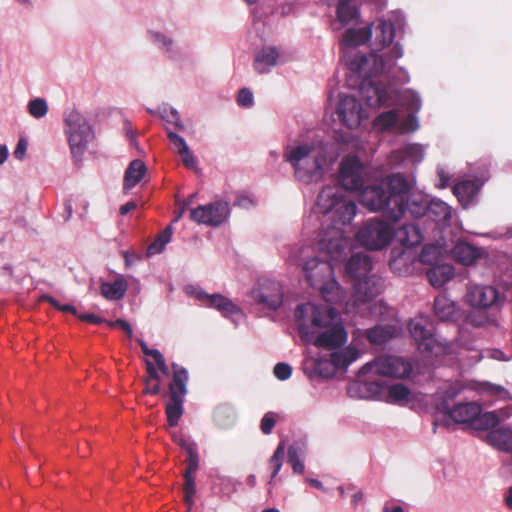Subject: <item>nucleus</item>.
I'll return each instance as SVG.
<instances>
[{
    "instance_id": "nucleus-52",
    "label": "nucleus",
    "mask_w": 512,
    "mask_h": 512,
    "mask_svg": "<svg viewBox=\"0 0 512 512\" xmlns=\"http://www.w3.org/2000/svg\"><path fill=\"white\" fill-rule=\"evenodd\" d=\"M168 139L174 146L178 154L189 148L184 138L174 132H168Z\"/></svg>"
},
{
    "instance_id": "nucleus-10",
    "label": "nucleus",
    "mask_w": 512,
    "mask_h": 512,
    "mask_svg": "<svg viewBox=\"0 0 512 512\" xmlns=\"http://www.w3.org/2000/svg\"><path fill=\"white\" fill-rule=\"evenodd\" d=\"M252 298L266 309L276 311L283 304L284 291L281 283L272 279H261L252 290Z\"/></svg>"
},
{
    "instance_id": "nucleus-62",
    "label": "nucleus",
    "mask_w": 512,
    "mask_h": 512,
    "mask_svg": "<svg viewBox=\"0 0 512 512\" xmlns=\"http://www.w3.org/2000/svg\"><path fill=\"white\" fill-rule=\"evenodd\" d=\"M165 247V244L161 242L158 238H156L148 247H147V255H155L161 253Z\"/></svg>"
},
{
    "instance_id": "nucleus-9",
    "label": "nucleus",
    "mask_w": 512,
    "mask_h": 512,
    "mask_svg": "<svg viewBox=\"0 0 512 512\" xmlns=\"http://www.w3.org/2000/svg\"><path fill=\"white\" fill-rule=\"evenodd\" d=\"M350 247L349 238L337 227H330L320 234L319 249L327 254L330 262H340L347 256Z\"/></svg>"
},
{
    "instance_id": "nucleus-59",
    "label": "nucleus",
    "mask_w": 512,
    "mask_h": 512,
    "mask_svg": "<svg viewBox=\"0 0 512 512\" xmlns=\"http://www.w3.org/2000/svg\"><path fill=\"white\" fill-rule=\"evenodd\" d=\"M181 159H182V162L183 164L188 168V169H192L196 166V158L194 157V155L191 153L190 149L187 148L186 150H184L183 152H180L179 153Z\"/></svg>"
},
{
    "instance_id": "nucleus-38",
    "label": "nucleus",
    "mask_w": 512,
    "mask_h": 512,
    "mask_svg": "<svg viewBox=\"0 0 512 512\" xmlns=\"http://www.w3.org/2000/svg\"><path fill=\"white\" fill-rule=\"evenodd\" d=\"M386 386L383 381H364L358 384V389L367 398L384 400Z\"/></svg>"
},
{
    "instance_id": "nucleus-2",
    "label": "nucleus",
    "mask_w": 512,
    "mask_h": 512,
    "mask_svg": "<svg viewBox=\"0 0 512 512\" xmlns=\"http://www.w3.org/2000/svg\"><path fill=\"white\" fill-rule=\"evenodd\" d=\"M284 157L293 166L298 180L309 183L321 178L325 158L313 146L299 145L286 152Z\"/></svg>"
},
{
    "instance_id": "nucleus-24",
    "label": "nucleus",
    "mask_w": 512,
    "mask_h": 512,
    "mask_svg": "<svg viewBox=\"0 0 512 512\" xmlns=\"http://www.w3.org/2000/svg\"><path fill=\"white\" fill-rule=\"evenodd\" d=\"M127 289V280L123 276H118L113 282H102L100 293L109 301H117L124 298Z\"/></svg>"
},
{
    "instance_id": "nucleus-4",
    "label": "nucleus",
    "mask_w": 512,
    "mask_h": 512,
    "mask_svg": "<svg viewBox=\"0 0 512 512\" xmlns=\"http://www.w3.org/2000/svg\"><path fill=\"white\" fill-rule=\"evenodd\" d=\"M302 269L307 283L311 287L319 289L326 301H334L332 294H337L340 286L333 278L332 263L315 257L307 260Z\"/></svg>"
},
{
    "instance_id": "nucleus-25",
    "label": "nucleus",
    "mask_w": 512,
    "mask_h": 512,
    "mask_svg": "<svg viewBox=\"0 0 512 512\" xmlns=\"http://www.w3.org/2000/svg\"><path fill=\"white\" fill-rule=\"evenodd\" d=\"M480 413V406L475 402L459 403L451 411V419L456 423H470Z\"/></svg>"
},
{
    "instance_id": "nucleus-55",
    "label": "nucleus",
    "mask_w": 512,
    "mask_h": 512,
    "mask_svg": "<svg viewBox=\"0 0 512 512\" xmlns=\"http://www.w3.org/2000/svg\"><path fill=\"white\" fill-rule=\"evenodd\" d=\"M107 325L111 328L119 327L126 333L128 338L133 337L132 328H131L130 324L127 321H125L124 319L119 318V319H116L115 321H108Z\"/></svg>"
},
{
    "instance_id": "nucleus-28",
    "label": "nucleus",
    "mask_w": 512,
    "mask_h": 512,
    "mask_svg": "<svg viewBox=\"0 0 512 512\" xmlns=\"http://www.w3.org/2000/svg\"><path fill=\"white\" fill-rule=\"evenodd\" d=\"M434 314L442 322L454 321L457 315L456 305L446 295H438L434 300Z\"/></svg>"
},
{
    "instance_id": "nucleus-35",
    "label": "nucleus",
    "mask_w": 512,
    "mask_h": 512,
    "mask_svg": "<svg viewBox=\"0 0 512 512\" xmlns=\"http://www.w3.org/2000/svg\"><path fill=\"white\" fill-rule=\"evenodd\" d=\"M236 418L235 410L228 404L218 405L213 412V419L220 428H228L234 424Z\"/></svg>"
},
{
    "instance_id": "nucleus-33",
    "label": "nucleus",
    "mask_w": 512,
    "mask_h": 512,
    "mask_svg": "<svg viewBox=\"0 0 512 512\" xmlns=\"http://www.w3.org/2000/svg\"><path fill=\"white\" fill-rule=\"evenodd\" d=\"M359 356L358 350L353 347H346L342 350L332 352L330 362L336 369H345Z\"/></svg>"
},
{
    "instance_id": "nucleus-6",
    "label": "nucleus",
    "mask_w": 512,
    "mask_h": 512,
    "mask_svg": "<svg viewBox=\"0 0 512 512\" xmlns=\"http://www.w3.org/2000/svg\"><path fill=\"white\" fill-rule=\"evenodd\" d=\"M356 238L362 246L370 250H380L393 239V227L385 221L371 219L360 227Z\"/></svg>"
},
{
    "instance_id": "nucleus-8",
    "label": "nucleus",
    "mask_w": 512,
    "mask_h": 512,
    "mask_svg": "<svg viewBox=\"0 0 512 512\" xmlns=\"http://www.w3.org/2000/svg\"><path fill=\"white\" fill-rule=\"evenodd\" d=\"M410 363L401 357L384 355L377 357L374 361L366 363L360 370L361 374L374 372L375 374L391 377L404 378L411 373Z\"/></svg>"
},
{
    "instance_id": "nucleus-16",
    "label": "nucleus",
    "mask_w": 512,
    "mask_h": 512,
    "mask_svg": "<svg viewBox=\"0 0 512 512\" xmlns=\"http://www.w3.org/2000/svg\"><path fill=\"white\" fill-rule=\"evenodd\" d=\"M337 115L347 128H357L362 119L361 105L354 96H343L337 105Z\"/></svg>"
},
{
    "instance_id": "nucleus-19",
    "label": "nucleus",
    "mask_w": 512,
    "mask_h": 512,
    "mask_svg": "<svg viewBox=\"0 0 512 512\" xmlns=\"http://www.w3.org/2000/svg\"><path fill=\"white\" fill-rule=\"evenodd\" d=\"M404 195L401 204V217L406 213H409L415 219L426 216L430 201H428L425 195L411 192V184L409 182Z\"/></svg>"
},
{
    "instance_id": "nucleus-60",
    "label": "nucleus",
    "mask_w": 512,
    "mask_h": 512,
    "mask_svg": "<svg viewBox=\"0 0 512 512\" xmlns=\"http://www.w3.org/2000/svg\"><path fill=\"white\" fill-rule=\"evenodd\" d=\"M156 365H157V368L158 370L166 375V376H169L170 375V370H169V367L167 366L166 362H165V359H164V356L162 355V353L159 351L158 353H155V356L153 357Z\"/></svg>"
},
{
    "instance_id": "nucleus-41",
    "label": "nucleus",
    "mask_w": 512,
    "mask_h": 512,
    "mask_svg": "<svg viewBox=\"0 0 512 512\" xmlns=\"http://www.w3.org/2000/svg\"><path fill=\"white\" fill-rule=\"evenodd\" d=\"M376 30L379 31L377 39L383 47H386L393 42L395 37V28L392 22L383 19L379 20Z\"/></svg>"
},
{
    "instance_id": "nucleus-31",
    "label": "nucleus",
    "mask_w": 512,
    "mask_h": 512,
    "mask_svg": "<svg viewBox=\"0 0 512 512\" xmlns=\"http://www.w3.org/2000/svg\"><path fill=\"white\" fill-rule=\"evenodd\" d=\"M488 442L499 450L512 452V430L500 427L487 435Z\"/></svg>"
},
{
    "instance_id": "nucleus-47",
    "label": "nucleus",
    "mask_w": 512,
    "mask_h": 512,
    "mask_svg": "<svg viewBox=\"0 0 512 512\" xmlns=\"http://www.w3.org/2000/svg\"><path fill=\"white\" fill-rule=\"evenodd\" d=\"M48 106L44 99L36 98L28 103V112L34 118H41L47 114Z\"/></svg>"
},
{
    "instance_id": "nucleus-44",
    "label": "nucleus",
    "mask_w": 512,
    "mask_h": 512,
    "mask_svg": "<svg viewBox=\"0 0 512 512\" xmlns=\"http://www.w3.org/2000/svg\"><path fill=\"white\" fill-rule=\"evenodd\" d=\"M398 121V113L396 110H389L378 115L374 120L375 127L381 131L391 129Z\"/></svg>"
},
{
    "instance_id": "nucleus-27",
    "label": "nucleus",
    "mask_w": 512,
    "mask_h": 512,
    "mask_svg": "<svg viewBox=\"0 0 512 512\" xmlns=\"http://www.w3.org/2000/svg\"><path fill=\"white\" fill-rule=\"evenodd\" d=\"M429 283L436 288L442 287L454 276V268L449 264H436L426 272Z\"/></svg>"
},
{
    "instance_id": "nucleus-12",
    "label": "nucleus",
    "mask_w": 512,
    "mask_h": 512,
    "mask_svg": "<svg viewBox=\"0 0 512 512\" xmlns=\"http://www.w3.org/2000/svg\"><path fill=\"white\" fill-rule=\"evenodd\" d=\"M466 302L478 309H487L496 306L501 298L496 288L489 285L471 284L467 288Z\"/></svg>"
},
{
    "instance_id": "nucleus-39",
    "label": "nucleus",
    "mask_w": 512,
    "mask_h": 512,
    "mask_svg": "<svg viewBox=\"0 0 512 512\" xmlns=\"http://www.w3.org/2000/svg\"><path fill=\"white\" fill-rule=\"evenodd\" d=\"M208 304L223 314H234L238 311L237 306L230 299L220 294L205 295Z\"/></svg>"
},
{
    "instance_id": "nucleus-18",
    "label": "nucleus",
    "mask_w": 512,
    "mask_h": 512,
    "mask_svg": "<svg viewBox=\"0 0 512 512\" xmlns=\"http://www.w3.org/2000/svg\"><path fill=\"white\" fill-rule=\"evenodd\" d=\"M382 291V281L375 275L354 281V301L356 304L370 302Z\"/></svg>"
},
{
    "instance_id": "nucleus-37",
    "label": "nucleus",
    "mask_w": 512,
    "mask_h": 512,
    "mask_svg": "<svg viewBox=\"0 0 512 512\" xmlns=\"http://www.w3.org/2000/svg\"><path fill=\"white\" fill-rule=\"evenodd\" d=\"M453 193L461 203H468L477 195L478 186L472 180H464L453 186Z\"/></svg>"
},
{
    "instance_id": "nucleus-57",
    "label": "nucleus",
    "mask_w": 512,
    "mask_h": 512,
    "mask_svg": "<svg viewBox=\"0 0 512 512\" xmlns=\"http://www.w3.org/2000/svg\"><path fill=\"white\" fill-rule=\"evenodd\" d=\"M146 371L148 374V377L146 378L145 382H154V383H160L161 377L153 365V363L149 360H146Z\"/></svg>"
},
{
    "instance_id": "nucleus-23",
    "label": "nucleus",
    "mask_w": 512,
    "mask_h": 512,
    "mask_svg": "<svg viewBox=\"0 0 512 512\" xmlns=\"http://www.w3.org/2000/svg\"><path fill=\"white\" fill-rule=\"evenodd\" d=\"M428 206L426 216L435 223L436 227L450 224L452 208L447 203L440 199H432Z\"/></svg>"
},
{
    "instance_id": "nucleus-64",
    "label": "nucleus",
    "mask_w": 512,
    "mask_h": 512,
    "mask_svg": "<svg viewBox=\"0 0 512 512\" xmlns=\"http://www.w3.org/2000/svg\"><path fill=\"white\" fill-rule=\"evenodd\" d=\"M161 391L160 383L154 382H145V390L146 394L158 395Z\"/></svg>"
},
{
    "instance_id": "nucleus-21",
    "label": "nucleus",
    "mask_w": 512,
    "mask_h": 512,
    "mask_svg": "<svg viewBox=\"0 0 512 512\" xmlns=\"http://www.w3.org/2000/svg\"><path fill=\"white\" fill-rule=\"evenodd\" d=\"M371 270V258L364 253H356L352 255L345 268L346 274L354 281L368 277Z\"/></svg>"
},
{
    "instance_id": "nucleus-46",
    "label": "nucleus",
    "mask_w": 512,
    "mask_h": 512,
    "mask_svg": "<svg viewBox=\"0 0 512 512\" xmlns=\"http://www.w3.org/2000/svg\"><path fill=\"white\" fill-rule=\"evenodd\" d=\"M456 396L455 391H446L442 396H440L436 401V409L439 412H442L449 417H451V411L454 407L453 401Z\"/></svg>"
},
{
    "instance_id": "nucleus-45",
    "label": "nucleus",
    "mask_w": 512,
    "mask_h": 512,
    "mask_svg": "<svg viewBox=\"0 0 512 512\" xmlns=\"http://www.w3.org/2000/svg\"><path fill=\"white\" fill-rule=\"evenodd\" d=\"M285 451V442L280 441L273 455L269 460V465L272 468L271 479L275 478L281 470L283 464V457Z\"/></svg>"
},
{
    "instance_id": "nucleus-13",
    "label": "nucleus",
    "mask_w": 512,
    "mask_h": 512,
    "mask_svg": "<svg viewBox=\"0 0 512 512\" xmlns=\"http://www.w3.org/2000/svg\"><path fill=\"white\" fill-rule=\"evenodd\" d=\"M296 315L298 318H303L304 315H310L313 327L327 328L336 320L338 313L335 308L305 303L297 307Z\"/></svg>"
},
{
    "instance_id": "nucleus-32",
    "label": "nucleus",
    "mask_w": 512,
    "mask_h": 512,
    "mask_svg": "<svg viewBox=\"0 0 512 512\" xmlns=\"http://www.w3.org/2000/svg\"><path fill=\"white\" fill-rule=\"evenodd\" d=\"M146 172L145 163L142 160H133L125 171L124 188L131 189L137 185Z\"/></svg>"
},
{
    "instance_id": "nucleus-14",
    "label": "nucleus",
    "mask_w": 512,
    "mask_h": 512,
    "mask_svg": "<svg viewBox=\"0 0 512 512\" xmlns=\"http://www.w3.org/2000/svg\"><path fill=\"white\" fill-rule=\"evenodd\" d=\"M409 331L412 338L417 342L418 348L423 351L432 352L437 342L432 324L428 319L415 318L409 323Z\"/></svg>"
},
{
    "instance_id": "nucleus-3",
    "label": "nucleus",
    "mask_w": 512,
    "mask_h": 512,
    "mask_svg": "<svg viewBox=\"0 0 512 512\" xmlns=\"http://www.w3.org/2000/svg\"><path fill=\"white\" fill-rule=\"evenodd\" d=\"M171 375L172 381L168 386L169 402L166 404L165 414L168 425L175 427L184 413L183 403L188 393L189 374L186 368L172 363Z\"/></svg>"
},
{
    "instance_id": "nucleus-22",
    "label": "nucleus",
    "mask_w": 512,
    "mask_h": 512,
    "mask_svg": "<svg viewBox=\"0 0 512 512\" xmlns=\"http://www.w3.org/2000/svg\"><path fill=\"white\" fill-rule=\"evenodd\" d=\"M393 237L403 246L414 247L419 245L424 237L419 226L411 224H403L397 229L393 228Z\"/></svg>"
},
{
    "instance_id": "nucleus-42",
    "label": "nucleus",
    "mask_w": 512,
    "mask_h": 512,
    "mask_svg": "<svg viewBox=\"0 0 512 512\" xmlns=\"http://www.w3.org/2000/svg\"><path fill=\"white\" fill-rule=\"evenodd\" d=\"M337 17L342 24H348L357 17V9L350 0H341L337 6Z\"/></svg>"
},
{
    "instance_id": "nucleus-30",
    "label": "nucleus",
    "mask_w": 512,
    "mask_h": 512,
    "mask_svg": "<svg viewBox=\"0 0 512 512\" xmlns=\"http://www.w3.org/2000/svg\"><path fill=\"white\" fill-rule=\"evenodd\" d=\"M506 409H500L498 411H491L486 413H479L474 419L472 427L478 430H489L496 427L502 418L507 417Z\"/></svg>"
},
{
    "instance_id": "nucleus-53",
    "label": "nucleus",
    "mask_w": 512,
    "mask_h": 512,
    "mask_svg": "<svg viewBox=\"0 0 512 512\" xmlns=\"http://www.w3.org/2000/svg\"><path fill=\"white\" fill-rule=\"evenodd\" d=\"M237 103L243 107H249L253 104V94L248 88H242L238 92Z\"/></svg>"
},
{
    "instance_id": "nucleus-5",
    "label": "nucleus",
    "mask_w": 512,
    "mask_h": 512,
    "mask_svg": "<svg viewBox=\"0 0 512 512\" xmlns=\"http://www.w3.org/2000/svg\"><path fill=\"white\" fill-rule=\"evenodd\" d=\"M319 213L328 214L335 210L338 221L342 224L349 223L356 215L357 206L353 201L344 200L337 187H324L316 202Z\"/></svg>"
},
{
    "instance_id": "nucleus-15",
    "label": "nucleus",
    "mask_w": 512,
    "mask_h": 512,
    "mask_svg": "<svg viewBox=\"0 0 512 512\" xmlns=\"http://www.w3.org/2000/svg\"><path fill=\"white\" fill-rule=\"evenodd\" d=\"M186 464V470L183 474L184 501L188 506L187 512H190L194 505V496L196 494L195 477L199 468V455L197 448H189Z\"/></svg>"
},
{
    "instance_id": "nucleus-7",
    "label": "nucleus",
    "mask_w": 512,
    "mask_h": 512,
    "mask_svg": "<svg viewBox=\"0 0 512 512\" xmlns=\"http://www.w3.org/2000/svg\"><path fill=\"white\" fill-rule=\"evenodd\" d=\"M69 146L74 156H81L87 144L94 138L91 126L76 111H72L65 119Z\"/></svg>"
},
{
    "instance_id": "nucleus-48",
    "label": "nucleus",
    "mask_w": 512,
    "mask_h": 512,
    "mask_svg": "<svg viewBox=\"0 0 512 512\" xmlns=\"http://www.w3.org/2000/svg\"><path fill=\"white\" fill-rule=\"evenodd\" d=\"M288 462L291 464L294 473L302 474L304 472V464L298 454V449L294 446L288 448Z\"/></svg>"
},
{
    "instance_id": "nucleus-1",
    "label": "nucleus",
    "mask_w": 512,
    "mask_h": 512,
    "mask_svg": "<svg viewBox=\"0 0 512 512\" xmlns=\"http://www.w3.org/2000/svg\"><path fill=\"white\" fill-rule=\"evenodd\" d=\"M364 166L355 157H345L340 164L339 182L348 191H359L360 201L371 211H382L383 215L396 222L401 218V204L408 187L403 174L395 173L380 185L365 187Z\"/></svg>"
},
{
    "instance_id": "nucleus-26",
    "label": "nucleus",
    "mask_w": 512,
    "mask_h": 512,
    "mask_svg": "<svg viewBox=\"0 0 512 512\" xmlns=\"http://www.w3.org/2000/svg\"><path fill=\"white\" fill-rule=\"evenodd\" d=\"M278 57L275 47H263L255 56L254 69L260 74L266 73L277 64Z\"/></svg>"
},
{
    "instance_id": "nucleus-51",
    "label": "nucleus",
    "mask_w": 512,
    "mask_h": 512,
    "mask_svg": "<svg viewBox=\"0 0 512 512\" xmlns=\"http://www.w3.org/2000/svg\"><path fill=\"white\" fill-rule=\"evenodd\" d=\"M274 375L277 379L285 381L292 375V367L284 362L277 363L274 367Z\"/></svg>"
},
{
    "instance_id": "nucleus-40",
    "label": "nucleus",
    "mask_w": 512,
    "mask_h": 512,
    "mask_svg": "<svg viewBox=\"0 0 512 512\" xmlns=\"http://www.w3.org/2000/svg\"><path fill=\"white\" fill-rule=\"evenodd\" d=\"M393 337V328L390 326H375L366 330V338L372 344H384Z\"/></svg>"
},
{
    "instance_id": "nucleus-50",
    "label": "nucleus",
    "mask_w": 512,
    "mask_h": 512,
    "mask_svg": "<svg viewBox=\"0 0 512 512\" xmlns=\"http://www.w3.org/2000/svg\"><path fill=\"white\" fill-rule=\"evenodd\" d=\"M276 418L277 414L274 412H268L263 416L260 423V429L263 434L269 435L272 432L276 424Z\"/></svg>"
},
{
    "instance_id": "nucleus-17",
    "label": "nucleus",
    "mask_w": 512,
    "mask_h": 512,
    "mask_svg": "<svg viewBox=\"0 0 512 512\" xmlns=\"http://www.w3.org/2000/svg\"><path fill=\"white\" fill-rule=\"evenodd\" d=\"M360 94L366 105L371 108L389 105L391 102V96L387 88L383 84L372 80L362 82Z\"/></svg>"
},
{
    "instance_id": "nucleus-29",
    "label": "nucleus",
    "mask_w": 512,
    "mask_h": 512,
    "mask_svg": "<svg viewBox=\"0 0 512 512\" xmlns=\"http://www.w3.org/2000/svg\"><path fill=\"white\" fill-rule=\"evenodd\" d=\"M451 255L455 261L463 265H471L479 258V249L466 243L458 242L451 250Z\"/></svg>"
},
{
    "instance_id": "nucleus-61",
    "label": "nucleus",
    "mask_w": 512,
    "mask_h": 512,
    "mask_svg": "<svg viewBox=\"0 0 512 512\" xmlns=\"http://www.w3.org/2000/svg\"><path fill=\"white\" fill-rule=\"evenodd\" d=\"M77 318L81 321H84V322H87L90 324H95V325H98L101 323L107 324V322H108L105 319H103L95 314H92V313L79 314V315H77Z\"/></svg>"
},
{
    "instance_id": "nucleus-20",
    "label": "nucleus",
    "mask_w": 512,
    "mask_h": 512,
    "mask_svg": "<svg viewBox=\"0 0 512 512\" xmlns=\"http://www.w3.org/2000/svg\"><path fill=\"white\" fill-rule=\"evenodd\" d=\"M347 341V332L341 324H334L325 332L314 339V345L318 348L336 349Z\"/></svg>"
},
{
    "instance_id": "nucleus-11",
    "label": "nucleus",
    "mask_w": 512,
    "mask_h": 512,
    "mask_svg": "<svg viewBox=\"0 0 512 512\" xmlns=\"http://www.w3.org/2000/svg\"><path fill=\"white\" fill-rule=\"evenodd\" d=\"M230 215L228 202L215 201L190 210V219L198 224L217 227Z\"/></svg>"
},
{
    "instance_id": "nucleus-43",
    "label": "nucleus",
    "mask_w": 512,
    "mask_h": 512,
    "mask_svg": "<svg viewBox=\"0 0 512 512\" xmlns=\"http://www.w3.org/2000/svg\"><path fill=\"white\" fill-rule=\"evenodd\" d=\"M441 256V248L435 244H427L422 248L419 255V261L423 264L434 266L438 264Z\"/></svg>"
},
{
    "instance_id": "nucleus-63",
    "label": "nucleus",
    "mask_w": 512,
    "mask_h": 512,
    "mask_svg": "<svg viewBox=\"0 0 512 512\" xmlns=\"http://www.w3.org/2000/svg\"><path fill=\"white\" fill-rule=\"evenodd\" d=\"M27 150V142L24 139H20L14 150L15 158L22 160Z\"/></svg>"
},
{
    "instance_id": "nucleus-56",
    "label": "nucleus",
    "mask_w": 512,
    "mask_h": 512,
    "mask_svg": "<svg viewBox=\"0 0 512 512\" xmlns=\"http://www.w3.org/2000/svg\"><path fill=\"white\" fill-rule=\"evenodd\" d=\"M153 41L159 45L160 48L165 49V51H170V47L172 46V39L166 37L165 35L155 32L152 34Z\"/></svg>"
},
{
    "instance_id": "nucleus-36",
    "label": "nucleus",
    "mask_w": 512,
    "mask_h": 512,
    "mask_svg": "<svg viewBox=\"0 0 512 512\" xmlns=\"http://www.w3.org/2000/svg\"><path fill=\"white\" fill-rule=\"evenodd\" d=\"M372 30L370 26L360 29H348L343 36V43L347 46H359L370 40Z\"/></svg>"
},
{
    "instance_id": "nucleus-54",
    "label": "nucleus",
    "mask_w": 512,
    "mask_h": 512,
    "mask_svg": "<svg viewBox=\"0 0 512 512\" xmlns=\"http://www.w3.org/2000/svg\"><path fill=\"white\" fill-rule=\"evenodd\" d=\"M171 436L173 441L182 449H184L186 453H189V448H197V445L195 443L189 442L181 433L173 432Z\"/></svg>"
},
{
    "instance_id": "nucleus-49",
    "label": "nucleus",
    "mask_w": 512,
    "mask_h": 512,
    "mask_svg": "<svg viewBox=\"0 0 512 512\" xmlns=\"http://www.w3.org/2000/svg\"><path fill=\"white\" fill-rule=\"evenodd\" d=\"M369 58L364 54L355 55L354 59L350 62V70L360 74H366V65Z\"/></svg>"
},
{
    "instance_id": "nucleus-34",
    "label": "nucleus",
    "mask_w": 512,
    "mask_h": 512,
    "mask_svg": "<svg viewBox=\"0 0 512 512\" xmlns=\"http://www.w3.org/2000/svg\"><path fill=\"white\" fill-rule=\"evenodd\" d=\"M384 400L394 404L407 403L410 400V390L406 385L402 383L386 386V394Z\"/></svg>"
},
{
    "instance_id": "nucleus-58",
    "label": "nucleus",
    "mask_w": 512,
    "mask_h": 512,
    "mask_svg": "<svg viewBox=\"0 0 512 512\" xmlns=\"http://www.w3.org/2000/svg\"><path fill=\"white\" fill-rule=\"evenodd\" d=\"M253 205H254V201L249 195L240 194V193L236 195V198L234 201V206L248 209Z\"/></svg>"
}]
</instances>
